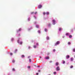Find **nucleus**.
I'll list each match as a JSON object with an SVG mask.
<instances>
[{
    "mask_svg": "<svg viewBox=\"0 0 75 75\" xmlns=\"http://www.w3.org/2000/svg\"><path fill=\"white\" fill-rule=\"evenodd\" d=\"M65 62L64 60L63 61V64H65Z\"/></svg>",
    "mask_w": 75,
    "mask_h": 75,
    "instance_id": "16",
    "label": "nucleus"
},
{
    "mask_svg": "<svg viewBox=\"0 0 75 75\" xmlns=\"http://www.w3.org/2000/svg\"><path fill=\"white\" fill-rule=\"evenodd\" d=\"M20 43V44L21 45L23 43V42H21Z\"/></svg>",
    "mask_w": 75,
    "mask_h": 75,
    "instance_id": "24",
    "label": "nucleus"
},
{
    "mask_svg": "<svg viewBox=\"0 0 75 75\" xmlns=\"http://www.w3.org/2000/svg\"><path fill=\"white\" fill-rule=\"evenodd\" d=\"M13 62H15V60H13L12 61Z\"/></svg>",
    "mask_w": 75,
    "mask_h": 75,
    "instance_id": "30",
    "label": "nucleus"
},
{
    "mask_svg": "<svg viewBox=\"0 0 75 75\" xmlns=\"http://www.w3.org/2000/svg\"><path fill=\"white\" fill-rule=\"evenodd\" d=\"M35 23H36V22H35Z\"/></svg>",
    "mask_w": 75,
    "mask_h": 75,
    "instance_id": "49",
    "label": "nucleus"
},
{
    "mask_svg": "<svg viewBox=\"0 0 75 75\" xmlns=\"http://www.w3.org/2000/svg\"><path fill=\"white\" fill-rule=\"evenodd\" d=\"M68 44L69 45H70V44H71V43L70 42H68Z\"/></svg>",
    "mask_w": 75,
    "mask_h": 75,
    "instance_id": "28",
    "label": "nucleus"
},
{
    "mask_svg": "<svg viewBox=\"0 0 75 75\" xmlns=\"http://www.w3.org/2000/svg\"><path fill=\"white\" fill-rule=\"evenodd\" d=\"M36 27L37 28H39V26L37 25L36 26Z\"/></svg>",
    "mask_w": 75,
    "mask_h": 75,
    "instance_id": "21",
    "label": "nucleus"
},
{
    "mask_svg": "<svg viewBox=\"0 0 75 75\" xmlns=\"http://www.w3.org/2000/svg\"><path fill=\"white\" fill-rule=\"evenodd\" d=\"M21 30V29L20 28L19 30L17 31V32H18V31H20Z\"/></svg>",
    "mask_w": 75,
    "mask_h": 75,
    "instance_id": "8",
    "label": "nucleus"
},
{
    "mask_svg": "<svg viewBox=\"0 0 75 75\" xmlns=\"http://www.w3.org/2000/svg\"><path fill=\"white\" fill-rule=\"evenodd\" d=\"M72 35H69V38H72Z\"/></svg>",
    "mask_w": 75,
    "mask_h": 75,
    "instance_id": "11",
    "label": "nucleus"
},
{
    "mask_svg": "<svg viewBox=\"0 0 75 75\" xmlns=\"http://www.w3.org/2000/svg\"><path fill=\"white\" fill-rule=\"evenodd\" d=\"M47 26L48 27H50V26H51V24H50V23H49L48 24Z\"/></svg>",
    "mask_w": 75,
    "mask_h": 75,
    "instance_id": "12",
    "label": "nucleus"
},
{
    "mask_svg": "<svg viewBox=\"0 0 75 75\" xmlns=\"http://www.w3.org/2000/svg\"><path fill=\"white\" fill-rule=\"evenodd\" d=\"M45 59H50V57H45Z\"/></svg>",
    "mask_w": 75,
    "mask_h": 75,
    "instance_id": "5",
    "label": "nucleus"
},
{
    "mask_svg": "<svg viewBox=\"0 0 75 75\" xmlns=\"http://www.w3.org/2000/svg\"><path fill=\"white\" fill-rule=\"evenodd\" d=\"M47 40H49V37H47Z\"/></svg>",
    "mask_w": 75,
    "mask_h": 75,
    "instance_id": "29",
    "label": "nucleus"
},
{
    "mask_svg": "<svg viewBox=\"0 0 75 75\" xmlns=\"http://www.w3.org/2000/svg\"><path fill=\"white\" fill-rule=\"evenodd\" d=\"M28 68H30V66H28Z\"/></svg>",
    "mask_w": 75,
    "mask_h": 75,
    "instance_id": "42",
    "label": "nucleus"
},
{
    "mask_svg": "<svg viewBox=\"0 0 75 75\" xmlns=\"http://www.w3.org/2000/svg\"><path fill=\"white\" fill-rule=\"evenodd\" d=\"M36 45H38V43H37Z\"/></svg>",
    "mask_w": 75,
    "mask_h": 75,
    "instance_id": "35",
    "label": "nucleus"
},
{
    "mask_svg": "<svg viewBox=\"0 0 75 75\" xmlns=\"http://www.w3.org/2000/svg\"><path fill=\"white\" fill-rule=\"evenodd\" d=\"M71 61H73L74 60V58H71Z\"/></svg>",
    "mask_w": 75,
    "mask_h": 75,
    "instance_id": "13",
    "label": "nucleus"
},
{
    "mask_svg": "<svg viewBox=\"0 0 75 75\" xmlns=\"http://www.w3.org/2000/svg\"><path fill=\"white\" fill-rule=\"evenodd\" d=\"M66 35H69V34L68 33H67L66 34Z\"/></svg>",
    "mask_w": 75,
    "mask_h": 75,
    "instance_id": "22",
    "label": "nucleus"
},
{
    "mask_svg": "<svg viewBox=\"0 0 75 75\" xmlns=\"http://www.w3.org/2000/svg\"><path fill=\"white\" fill-rule=\"evenodd\" d=\"M56 74V72H54V74Z\"/></svg>",
    "mask_w": 75,
    "mask_h": 75,
    "instance_id": "31",
    "label": "nucleus"
},
{
    "mask_svg": "<svg viewBox=\"0 0 75 75\" xmlns=\"http://www.w3.org/2000/svg\"><path fill=\"white\" fill-rule=\"evenodd\" d=\"M52 22H53V25H55V21L54 20H52Z\"/></svg>",
    "mask_w": 75,
    "mask_h": 75,
    "instance_id": "2",
    "label": "nucleus"
},
{
    "mask_svg": "<svg viewBox=\"0 0 75 75\" xmlns=\"http://www.w3.org/2000/svg\"><path fill=\"white\" fill-rule=\"evenodd\" d=\"M31 14H34V12H31Z\"/></svg>",
    "mask_w": 75,
    "mask_h": 75,
    "instance_id": "27",
    "label": "nucleus"
},
{
    "mask_svg": "<svg viewBox=\"0 0 75 75\" xmlns=\"http://www.w3.org/2000/svg\"><path fill=\"white\" fill-rule=\"evenodd\" d=\"M38 32L39 33H40V30H38Z\"/></svg>",
    "mask_w": 75,
    "mask_h": 75,
    "instance_id": "34",
    "label": "nucleus"
},
{
    "mask_svg": "<svg viewBox=\"0 0 75 75\" xmlns=\"http://www.w3.org/2000/svg\"><path fill=\"white\" fill-rule=\"evenodd\" d=\"M33 47L34 48H36L37 46L35 45H34L33 46Z\"/></svg>",
    "mask_w": 75,
    "mask_h": 75,
    "instance_id": "17",
    "label": "nucleus"
},
{
    "mask_svg": "<svg viewBox=\"0 0 75 75\" xmlns=\"http://www.w3.org/2000/svg\"><path fill=\"white\" fill-rule=\"evenodd\" d=\"M37 12H36L35 13V14H37Z\"/></svg>",
    "mask_w": 75,
    "mask_h": 75,
    "instance_id": "36",
    "label": "nucleus"
},
{
    "mask_svg": "<svg viewBox=\"0 0 75 75\" xmlns=\"http://www.w3.org/2000/svg\"><path fill=\"white\" fill-rule=\"evenodd\" d=\"M40 57L41 58V56H40Z\"/></svg>",
    "mask_w": 75,
    "mask_h": 75,
    "instance_id": "48",
    "label": "nucleus"
},
{
    "mask_svg": "<svg viewBox=\"0 0 75 75\" xmlns=\"http://www.w3.org/2000/svg\"><path fill=\"white\" fill-rule=\"evenodd\" d=\"M70 68H73V66H71L70 67Z\"/></svg>",
    "mask_w": 75,
    "mask_h": 75,
    "instance_id": "26",
    "label": "nucleus"
},
{
    "mask_svg": "<svg viewBox=\"0 0 75 75\" xmlns=\"http://www.w3.org/2000/svg\"><path fill=\"white\" fill-rule=\"evenodd\" d=\"M52 61H50V63H52Z\"/></svg>",
    "mask_w": 75,
    "mask_h": 75,
    "instance_id": "39",
    "label": "nucleus"
},
{
    "mask_svg": "<svg viewBox=\"0 0 75 75\" xmlns=\"http://www.w3.org/2000/svg\"><path fill=\"white\" fill-rule=\"evenodd\" d=\"M30 58V56H28V58Z\"/></svg>",
    "mask_w": 75,
    "mask_h": 75,
    "instance_id": "41",
    "label": "nucleus"
},
{
    "mask_svg": "<svg viewBox=\"0 0 75 75\" xmlns=\"http://www.w3.org/2000/svg\"><path fill=\"white\" fill-rule=\"evenodd\" d=\"M12 70L13 71H15V69L14 68H13L12 69Z\"/></svg>",
    "mask_w": 75,
    "mask_h": 75,
    "instance_id": "23",
    "label": "nucleus"
},
{
    "mask_svg": "<svg viewBox=\"0 0 75 75\" xmlns=\"http://www.w3.org/2000/svg\"><path fill=\"white\" fill-rule=\"evenodd\" d=\"M28 21H30V18H28Z\"/></svg>",
    "mask_w": 75,
    "mask_h": 75,
    "instance_id": "33",
    "label": "nucleus"
},
{
    "mask_svg": "<svg viewBox=\"0 0 75 75\" xmlns=\"http://www.w3.org/2000/svg\"><path fill=\"white\" fill-rule=\"evenodd\" d=\"M30 48V46H29V47H28V48Z\"/></svg>",
    "mask_w": 75,
    "mask_h": 75,
    "instance_id": "46",
    "label": "nucleus"
},
{
    "mask_svg": "<svg viewBox=\"0 0 75 75\" xmlns=\"http://www.w3.org/2000/svg\"><path fill=\"white\" fill-rule=\"evenodd\" d=\"M17 49H16L14 51V53H16L17 52Z\"/></svg>",
    "mask_w": 75,
    "mask_h": 75,
    "instance_id": "7",
    "label": "nucleus"
},
{
    "mask_svg": "<svg viewBox=\"0 0 75 75\" xmlns=\"http://www.w3.org/2000/svg\"><path fill=\"white\" fill-rule=\"evenodd\" d=\"M38 75V73H36V75Z\"/></svg>",
    "mask_w": 75,
    "mask_h": 75,
    "instance_id": "43",
    "label": "nucleus"
},
{
    "mask_svg": "<svg viewBox=\"0 0 75 75\" xmlns=\"http://www.w3.org/2000/svg\"><path fill=\"white\" fill-rule=\"evenodd\" d=\"M34 17H35V18H36V17H35V16H34Z\"/></svg>",
    "mask_w": 75,
    "mask_h": 75,
    "instance_id": "47",
    "label": "nucleus"
},
{
    "mask_svg": "<svg viewBox=\"0 0 75 75\" xmlns=\"http://www.w3.org/2000/svg\"><path fill=\"white\" fill-rule=\"evenodd\" d=\"M38 67H39V66H38Z\"/></svg>",
    "mask_w": 75,
    "mask_h": 75,
    "instance_id": "50",
    "label": "nucleus"
},
{
    "mask_svg": "<svg viewBox=\"0 0 75 75\" xmlns=\"http://www.w3.org/2000/svg\"><path fill=\"white\" fill-rule=\"evenodd\" d=\"M18 36H20V34H18Z\"/></svg>",
    "mask_w": 75,
    "mask_h": 75,
    "instance_id": "45",
    "label": "nucleus"
},
{
    "mask_svg": "<svg viewBox=\"0 0 75 75\" xmlns=\"http://www.w3.org/2000/svg\"><path fill=\"white\" fill-rule=\"evenodd\" d=\"M60 42L59 41H58L57 42L55 43V45H57L59 44Z\"/></svg>",
    "mask_w": 75,
    "mask_h": 75,
    "instance_id": "1",
    "label": "nucleus"
},
{
    "mask_svg": "<svg viewBox=\"0 0 75 75\" xmlns=\"http://www.w3.org/2000/svg\"><path fill=\"white\" fill-rule=\"evenodd\" d=\"M66 57H67V59H68V58H69V56L67 55L66 56Z\"/></svg>",
    "mask_w": 75,
    "mask_h": 75,
    "instance_id": "9",
    "label": "nucleus"
},
{
    "mask_svg": "<svg viewBox=\"0 0 75 75\" xmlns=\"http://www.w3.org/2000/svg\"><path fill=\"white\" fill-rule=\"evenodd\" d=\"M60 70V69H59V67H57L56 68V70L57 71H59Z\"/></svg>",
    "mask_w": 75,
    "mask_h": 75,
    "instance_id": "3",
    "label": "nucleus"
},
{
    "mask_svg": "<svg viewBox=\"0 0 75 75\" xmlns=\"http://www.w3.org/2000/svg\"><path fill=\"white\" fill-rule=\"evenodd\" d=\"M11 40L12 41H13V40H14V39L13 38H12Z\"/></svg>",
    "mask_w": 75,
    "mask_h": 75,
    "instance_id": "40",
    "label": "nucleus"
},
{
    "mask_svg": "<svg viewBox=\"0 0 75 75\" xmlns=\"http://www.w3.org/2000/svg\"><path fill=\"white\" fill-rule=\"evenodd\" d=\"M42 5H39L38 6V8H41V7H42Z\"/></svg>",
    "mask_w": 75,
    "mask_h": 75,
    "instance_id": "4",
    "label": "nucleus"
},
{
    "mask_svg": "<svg viewBox=\"0 0 75 75\" xmlns=\"http://www.w3.org/2000/svg\"><path fill=\"white\" fill-rule=\"evenodd\" d=\"M29 62H31V59H29Z\"/></svg>",
    "mask_w": 75,
    "mask_h": 75,
    "instance_id": "19",
    "label": "nucleus"
},
{
    "mask_svg": "<svg viewBox=\"0 0 75 75\" xmlns=\"http://www.w3.org/2000/svg\"><path fill=\"white\" fill-rule=\"evenodd\" d=\"M73 52H75V49H73Z\"/></svg>",
    "mask_w": 75,
    "mask_h": 75,
    "instance_id": "25",
    "label": "nucleus"
},
{
    "mask_svg": "<svg viewBox=\"0 0 75 75\" xmlns=\"http://www.w3.org/2000/svg\"><path fill=\"white\" fill-rule=\"evenodd\" d=\"M46 15H49V14H50V13H49V12H47L46 13Z\"/></svg>",
    "mask_w": 75,
    "mask_h": 75,
    "instance_id": "6",
    "label": "nucleus"
},
{
    "mask_svg": "<svg viewBox=\"0 0 75 75\" xmlns=\"http://www.w3.org/2000/svg\"><path fill=\"white\" fill-rule=\"evenodd\" d=\"M61 30H62V29L61 28H59V31H60Z\"/></svg>",
    "mask_w": 75,
    "mask_h": 75,
    "instance_id": "15",
    "label": "nucleus"
},
{
    "mask_svg": "<svg viewBox=\"0 0 75 75\" xmlns=\"http://www.w3.org/2000/svg\"><path fill=\"white\" fill-rule=\"evenodd\" d=\"M43 15H44V16H45V14H46V13H45V12H44L43 13Z\"/></svg>",
    "mask_w": 75,
    "mask_h": 75,
    "instance_id": "14",
    "label": "nucleus"
},
{
    "mask_svg": "<svg viewBox=\"0 0 75 75\" xmlns=\"http://www.w3.org/2000/svg\"><path fill=\"white\" fill-rule=\"evenodd\" d=\"M24 55H22V58H24Z\"/></svg>",
    "mask_w": 75,
    "mask_h": 75,
    "instance_id": "20",
    "label": "nucleus"
},
{
    "mask_svg": "<svg viewBox=\"0 0 75 75\" xmlns=\"http://www.w3.org/2000/svg\"><path fill=\"white\" fill-rule=\"evenodd\" d=\"M19 40H18V43H19Z\"/></svg>",
    "mask_w": 75,
    "mask_h": 75,
    "instance_id": "37",
    "label": "nucleus"
},
{
    "mask_svg": "<svg viewBox=\"0 0 75 75\" xmlns=\"http://www.w3.org/2000/svg\"><path fill=\"white\" fill-rule=\"evenodd\" d=\"M59 64V63H58L57 62L56 63V66L58 65Z\"/></svg>",
    "mask_w": 75,
    "mask_h": 75,
    "instance_id": "10",
    "label": "nucleus"
},
{
    "mask_svg": "<svg viewBox=\"0 0 75 75\" xmlns=\"http://www.w3.org/2000/svg\"><path fill=\"white\" fill-rule=\"evenodd\" d=\"M53 52H55V50L54 49V50H53Z\"/></svg>",
    "mask_w": 75,
    "mask_h": 75,
    "instance_id": "32",
    "label": "nucleus"
},
{
    "mask_svg": "<svg viewBox=\"0 0 75 75\" xmlns=\"http://www.w3.org/2000/svg\"><path fill=\"white\" fill-rule=\"evenodd\" d=\"M45 31H46V32H47V31H48V30H47V29H45Z\"/></svg>",
    "mask_w": 75,
    "mask_h": 75,
    "instance_id": "18",
    "label": "nucleus"
},
{
    "mask_svg": "<svg viewBox=\"0 0 75 75\" xmlns=\"http://www.w3.org/2000/svg\"><path fill=\"white\" fill-rule=\"evenodd\" d=\"M38 72H40V70H38Z\"/></svg>",
    "mask_w": 75,
    "mask_h": 75,
    "instance_id": "44",
    "label": "nucleus"
},
{
    "mask_svg": "<svg viewBox=\"0 0 75 75\" xmlns=\"http://www.w3.org/2000/svg\"><path fill=\"white\" fill-rule=\"evenodd\" d=\"M10 55H13V53H10Z\"/></svg>",
    "mask_w": 75,
    "mask_h": 75,
    "instance_id": "38",
    "label": "nucleus"
}]
</instances>
